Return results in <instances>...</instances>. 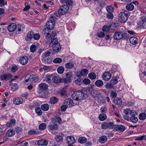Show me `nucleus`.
I'll return each instance as SVG.
<instances>
[{
    "label": "nucleus",
    "instance_id": "obj_1",
    "mask_svg": "<svg viewBox=\"0 0 146 146\" xmlns=\"http://www.w3.org/2000/svg\"><path fill=\"white\" fill-rule=\"evenodd\" d=\"M129 35L127 33L117 31L115 32L113 37L115 40H119L122 38L127 39L129 38Z\"/></svg>",
    "mask_w": 146,
    "mask_h": 146
},
{
    "label": "nucleus",
    "instance_id": "obj_2",
    "mask_svg": "<svg viewBox=\"0 0 146 146\" xmlns=\"http://www.w3.org/2000/svg\"><path fill=\"white\" fill-rule=\"evenodd\" d=\"M50 52L48 51L43 54L42 60L45 64H50L52 62V58L50 56Z\"/></svg>",
    "mask_w": 146,
    "mask_h": 146
},
{
    "label": "nucleus",
    "instance_id": "obj_3",
    "mask_svg": "<svg viewBox=\"0 0 146 146\" xmlns=\"http://www.w3.org/2000/svg\"><path fill=\"white\" fill-rule=\"evenodd\" d=\"M84 94L81 91H77L74 92L72 95V98L76 101L81 100L84 99Z\"/></svg>",
    "mask_w": 146,
    "mask_h": 146
},
{
    "label": "nucleus",
    "instance_id": "obj_4",
    "mask_svg": "<svg viewBox=\"0 0 146 146\" xmlns=\"http://www.w3.org/2000/svg\"><path fill=\"white\" fill-rule=\"evenodd\" d=\"M129 14V12L127 11L120 13L118 19L119 21L121 23H125L127 19Z\"/></svg>",
    "mask_w": 146,
    "mask_h": 146
},
{
    "label": "nucleus",
    "instance_id": "obj_5",
    "mask_svg": "<svg viewBox=\"0 0 146 146\" xmlns=\"http://www.w3.org/2000/svg\"><path fill=\"white\" fill-rule=\"evenodd\" d=\"M134 115H131L130 117L127 116H124V119L125 120L129 121L130 120L133 123H136L138 121L137 118L135 116L137 115V113L135 111V113Z\"/></svg>",
    "mask_w": 146,
    "mask_h": 146
},
{
    "label": "nucleus",
    "instance_id": "obj_6",
    "mask_svg": "<svg viewBox=\"0 0 146 146\" xmlns=\"http://www.w3.org/2000/svg\"><path fill=\"white\" fill-rule=\"evenodd\" d=\"M69 9V7L67 5H64L62 6L59 9L58 12L59 15H62L66 13Z\"/></svg>",
    "mask_w": 146,
    "mask_h": 146
},
{
    "label": "nucleus",
    "instance_id": "obj_7",
    "mask_svg": "<svg viewBox=\"0 0 146 146\" xmlns=\"http://www.w3.org/2000/svg\"><path fill=\"white\" fill-rule=\"evenodd\" d=\"M114 126V124L112 122H106L103 123L101 125V127L102 129H106L109 128L112 129Z\"/></svg>",
    "mask_w": 146,
    "mask_h": 146
},
{
    "label": "nucleus",
    "instance_id": "obj_8",
    "mask_svg": "<svg viewBox=\"0 0 146 146\" xmlns=\"http://www.w3.org/2000/svg\"><path fill=\"white\" fill-rule=\"evenodd\" d=\"M51 30L50 29L46 27L44 28L42 31L43 33L45 35L46 38V39L48 40V41H49L50 40L49 32H50Z\"/></svg>",
    "mask_w": 146,
    "mask_h": 146
},
{
    "label": "nucleus",
    "instance_id": "obj_9",
    "mask_svg": "<svg viewBox=\"0 0 146 146\" xmlns=\"http://www.w3.org/2000/svg\"><path fill=\"white\" fill-rule=\"evenodd\" d=\"M17 29V25L15 23H11L7 27L8 30L10 32H13Z\"/></svg>",
    "mask_w": 146,
    "mask_h": 146
},
{
    "label": "nucleus",
    "instance_id": "obj_10",
    "mask_svg": "<svg viewBox=\"0 0 146 146\" xmlns=\"http://www.w3.org/2000/svg\"><path fill=\"white\" fill-rule=\"evenodd\" d=\"M138 24L141 27H142L143 28H145L146 26V16H143L142 17L140 20Z\"/></svg>",
    "mask_w": 146,
    "mask_h": 146
},
{
    "label": "nucleus",
    "instance_id": "obj_11",
    "mask_svg": "<svg viewBox=\"0 0 146 146\" xmlns=\"http://www.w3.org/2000/svg\"><path fill=\"white\" fill-rule=\"evenodd\" d=\"M0 78L2 81H7L12 78V75L10 74H4L0 76Z\"/></svg>",
    "mask_w": 146,
    "mask_h": 146
},
{
    "label": "nucleus",
    "instance_id": "obj_12",
    "mask_svg": "<svg viewBox=\"0 0 146 146\" xmlns=\"http://www.w3.org/2000/svg\"><path fill=\"white\" fill-rule=\"evenodd\" d=\"M55 26V22L53 20H50L48 21L46 23V27L50 29V30L54 29Z\"/></svg>",
    "mask_w": 146,
    "mask_h": 146
},
{
    "label": "nucleus",
    "instance_id": "obj_13",
    "mask_svg": "<svg viewBox=\"0 0 146 146\" xmlns=\"http://www.w3.org/2000/svg\"><path fill=\"white\" fill-rule=\"evenodd\" d=\"M123 112L125 114V116H129L128 115H130L131 116V115H134V114L135 113V111L129 109H125L123 111Z\"/></svg>",
    "mask_w": 146,
    "mask_h": 146
},
{
    "label": "nucleus",
    "instance_id": "obj_14",
    "mask_svg": "<svg viewBox=\"0 0 146 146\" xmlns=\"http://www.w3.org/2000/svg\"><path fill=\"white\" fill-rule=\"evenodd\" d=\"M66 142L69 144H72L75 142V139L74 137L72 136H68L66 139Z\"/></svg>",
    "mask_w": 146,
    "mask_h": 146
},
{
    "label": "nucleus",
    "instance_id": "obj_15",
    "mask_svg": "<svg viewBox=\"0 0 146 146\" xmlns=\"http://www.w3.org/2000/svg\"><path fill=\"white\" fill-rule=\"evenodd\" d=\"M64 104L68 108H70L73 105V101L70 98L67 99L64 101Z\"/></svg>",
    "mask_w": 146,
    "mask_h": 146
},
{
    "label": "nucleus",
    "instance_id": "obj_16",
    "mask_svg": "<svg viewBox=\"0 0 146 146\" xmlns=\"http://www.w3.org/2000/svg\"><path fill=\"white\" fill-rule=\"evenodd\" d=\"M13 102L14 104L18 105L22 104L23 102V100L21 97H15L13 99Z\"/></svg>",
    "mask_w": 146,
    "mask_h": 146
},
{
    "label": "nucleus",
    "instance_id": "obj_17",
    "mask_svg": "<svg viewBox=\"0 0 146 146\" xmlns=\"http://www.w3.org/2000/svg\"><path fill=\"white\" fill-rule=\"evenodd\" d=\"M114 129L119 132H122L124 131L125 128L124 126L122 125H115L114 127Z\"/></svg>",
    "mask_w": 146,
    "mask_h": 146
},
{
    "label": "nucleus",
    "instance_id": "obj_18",
    "mask_svg": "<svg viewBox=\"0 0 146 146\" xmlns=\"http://www.w3.org/2000/svg\"><path fill=\"white\" fill-rule=\"evenodd\" d=\"M15 80H16L15 79H13L10 81V85L11 86L12 89L13 91L15 90L18 88L17 84L12 82L13 81H15Z\"/></svg>",
    "mask_w": 146,
    "mask_h": 146
},
{
    "label": "nucleus",
    "instance_id": "obj_19",
    "mask_svg": "<svg viewBox=\"0 0 146 146\" xmlns=\"http://www.w3.org/2000/svg\"><path fill=\"white\" fill-rule=\"evenodd\" d=\"M28 61V58L26 56H24L20 58L19 59V62L23 65L27 64Z\"/></svg>",
    "mask_w": 146,
    "mask_h": 146
},
{
    "label": "nucleus",
    "instance_id": "obj_20",
    "mask_svg": "<svg viewBox=\"0 0 146 146\" xmlns=\"http://www.w3.org/2000/svg\"><path fill=\"white\" fill-rule=\"evenodd\" d=\"M111 77V74L108 72L104 73L103 75V78L106 81L109 80Z\"/></svg>",
    "mask_w": 146,
    "mask_h": 146
},
{
    "label": "nucleus",
    "instance_id": "obj_21",
    "mask_svg": "<svg viewBox=\"0 0 146 146\" xmlns=\"http://www.w3.org/2000/svg\"><path fill=\"white\" fill-rule=\"evenodd\" d=\"M33 35L34 33L32 31H31L29 32L25 38L26 40L27 41L31 40L33 37Z\"/></svg>",
    "mask_w": 146,
    "mask_h": 146
},
{
    "label": "nucleus",
    "instance_id": "obj_22",
    "mask_svg": "<svg viewBox=\"0 0 146 146\" xmlns=\"http://www.w3.org/2000/svg\"><path fill=\"white\" fill-rule=\"evenodd\" d=\"M53 49L56 52H58L61 49V46L60 44H57L53 45Z\"/></svg>",
    "mask_w": 146,
    "mask_h": 146
},
{
    "label": "nucleus",
    "instance_id": "obj_23",
    "mask_svg": "<svg viewBox=\"0 0 146 146\" xmlns=\"http://www.w3.org/2000/svg\"><path fill=\"white\" fill-rule=\"evenodd\" d=\"M129 41L130 43L133 45H135L137 44L138 42V39L135 37H132L129 39Z\"/></svg>",
    "mask_w": 146,
    "mask_h": 146
},
{
    "label": "nucleus",
    "instance_id": "obj_24",
    "mask_svg": "<svg viewBox=\"0 0 146 146\" xmlns=\"http://www.w3.org/2000/svg\"><path fill=\"white\" fill-rule=\"evenodd\" d=\"M48 142L45 140H39L37 142L38 145H39L46 146L47 145Z\"/></svg>",
    "mask_w": 146,
    "mask_h": 146
},
{
    "label": "nucleus",
    "instance_id": "obj_25",
    "mask_svg": "<svg viewBox=\"0 0 146 146\" xmlns=\"http://www.w3.org/2000/svg\"><path fill=\"white\" fill-rule=\"evenodd\" d=\"M34 75H27L25 77V80L26 82H31L33 81Z\"/></svg>",
    "mask_w": 146,
    "mask_h": 146
},
{
    "label": "nucleus",
    "instance_id": "obj_26",
    "mask_svg": "<svg viewBox=\"0 0 146 146\" xmlns=\"http://www.w3.org/2000/svg\"><path fill=\"white\" fill-rule=\"evenodd\" d=\"M58 128V126L56 124H54L52 125L50 124L48 126V129H49L53 131L57 130Z\"/></svg>",
    "mask_w": 146,
    "mask_h": 146
},
{
    "label": "nucleus",
    "instance_id": "obj_27",
    "mask_svg": "<svg viewBox=\"0 0 146 146\" xmlns=\"http://www.w3.org/2000/svg\"><path fill=\"white\" fill-rule=\"evenodd\" d=\"M39 87L40 90L43 91L47 89L48 86L46 84L42 83L40 84L39 85Z\"/></svg>",
    "mask_w": 146,
    "mask_h": 146
},
{
    "label": "nucleus",
    "instance_id": "obj_28",
    "mask_svg": "<svg viewBox=\"0 0 146 146\" xmlns=\"http://www.w3.org/2000/svg\"><path fill=\"white\" fill-rule=\"evenodd\" d=\"M62 120L60 117H55L54 118L52 121V123L57 125V123L60 124L61 123Z\"/></svg>",
    "mask_w": 146,
    "mask_h": 146
},
{
    "label": "nucleus",
    "instance_id": "obj_29",
    "mask_svg": "<svg viewBox=\"0 0 146 146\" xmlns=\"http://www.w3.org/2000/svg\"><path fill=\"white\" fill-rule=\"evenodd\" d=\"M88 70L86 69L82 70L79 73V76H85L88 73Z\"/></svg>",
    "mask_w": 146,
    "mask_h": 146
},
{
    "label": "nucleus",
    "instance_id": "obj_30",
    "mask_svg": "<svg viewBox=\"0 0 146 146\" xmlns=\"http://www.w3.org/2000/svg\"><path fill=\"white\" fill-rule=\"evenodd\" d=\"M53 75L47 76L46 78V81L49 83H52L53 82Z\"/></svg>",
    "mask_w": 146,
    "mask_h": 146
},
{
    "label": "nucleus",
    "instance_id": "obj_31",
    "mask_svg": "<svg viewBox=\"0 0 146 146\" xmlns=\"http://www.w3.org/2000/svg\"><path fill=\"white\" fill-rule=\"evenodd\" d=\"M15 134V131L12 129H9L7 131L6 133L7 135L9 137H12Z\"/></svg>",
    "mask_w": 146,
    "mask_h": 146
},
{
    "label": "nucleus",
    "instance_id": "obj_32",
    "mask_svg": "<svg viewBox=\"0 0 146 146\" xmlns=\"http://www.w3.org/2000/svg\"><path fill=\"white\" fill-rule=\"evenodd\" d=\"M99 142L102 143H104L107 140L106 136L103 135L101 136L99 138Z\"/></svg>",
    "mask_w": 146,
    "mask_h": 146
},
{
    "label": "nucleus",
    "instance_id": "obj_33",
    "mask_svg": "<svg viewBox=\"0 0 146 146\" xmlns=\"http://www.w3.org/2000/svg\"><path fill=\"white\" fill-rule=\"evenodd\" d=\"M126 8L128 11H131L134 9V6L132 4L129 3L126 5Z\"/></svg>",
    "mask_w": 146,
    "mask_h": 146
},
{
    "label": "nucleus",
    "instance_id": "obj_34",
    "mask_svg": "<svg viewBox=\"0 0 146 146\" xmlns=\"http://www.w3.org/2000/svg\"><path fill=\"white\" fill-rule=\"evenodd\" d=\"M41 108L44 111H47L49 109V106L47 104H43L41 106Z\"/></svg>",
    "mask_w": 146,
    "mask_h": 146
},
{
    "label": "nucleus",
    "instance_id": "obj_35",
    "mask_svg": "<svg viewBox=\"0 0 146 146\" xmlns=\"http://www.w3.org/2000/svg\"><path fill=\"white\" fill-rule=\"evenodd\" d=\"M65 66L66 68L70 69L74 67V64L72 62H69L66 64Z\"/></svg>",
    "mask_w": 146,
    "mask_h": 146
},
{
    "label": "nucleus",
    "instance_id": "obj_36",
    "mask_svg": "<svg viewBox=\"0 0 146 146\" xmlns=\"http://www.w3.org/2000/svg\"><path fill=\"white\" fill-rule=\"evenodd\" d=\"M53 79L52 83L55 82V83H58L61 81V79L59 78L58 77L55 76L54 75L53 76Z\"/></svg>",
    "mask_w": 146,
    "mask_h": 146
},
{
    "label": "nucleus",
    "instance_id": "obj_37",
    "mask_svg": "<svg viewBox=\"0 0 146 146\" xmlns=\"http://www.w3.org/2000/svg\"><path fill=\"white\" fill-rule=\"evenodd\" d=\"M103 82L101 80H98L96 81L95 84L97 87H100L102 86L103 85Z\"/></svg>",
    "mask_w": 146,
    "mask_h": 146
},
{
    "label": "nucleus",
    "instance_id": "obj_38",
    "mask_svg": "<svg viewBox=\"0 0 146 146\" xmlns=\"http://www.w3.org/2000/svg\"><path fill=\"white\" fill-rule=\"evenodd\" d=\"M113 102L115 104L118 105L121 104L122 103L121 99L119 98H118L116 99H114Z\"/></svg>",
    "mask_w": 146,
    "mask_h": 146
},
{
    "label": "nucleus",
    "instance_id": "obj_39",
    "mask_svg": "<svg viewBox=\"0 0 146 146\" xmlns=\"http://www.w3.org/2000/svg\"><path fill=\"white\" fill-rule=\"evenodd\" d=\"M15 120L14 119H11L9 122L7 123V127H10L13 126L15 124Z\"/></svg>",
    "mask_w": 146,
    "mask_h": 146
},
{
    "label": "nucleus",
    "instance_id": "obj_40",
    "mask_svg": "<svg viewBox=\"0 0 146 146\" xmlns=\"http://www.w3.org/2000/svg\"><path fill=\"white\" fill-rule=\"evenodd\" d=\"M89 78L92 80H94L96 78V75L94 72L90 73L88 75Z\"/></svg>",
    "mask_w": 146,
    "mask_h": 146
},
{
    "label": "nucleus",
    "instance_id": "obj_41",
    "mask_svg": "<svg viewBox=\"0 0 146 146\" xmlns=\"http://www.w3.org/2000/svg\"><path fill=\"white\" fill-rule=\"evenodd\" d=\"M99 119L101 121H103L106 118V116L104 114H100L99 116Z\"/></svg>",
    "mask_w": 146,
    "mask_h": 146
},
{
    "label": "nucleus",
    "instance_id": "obj_42",
    "mask_svg": "<svg viewBox=\"0 0 146 146\" xmlns=\"http://www.w3.org/2000/svg\"><path fill=\"white\" fill-rule=\"evenodd\" d=\"M58 99L55 97H52L50 99V102L51 104H54L56 103Z\"/></svg>",
    "mask_w": 146,
    "mask_h": 146
},
{
    "label": "nucleus",
    "instance_id": "obj_43",
    "mask_svg": "<svg viewBox=\"0 0 146 146\" xmlns=\"http://www.w3.org/2000/svg\"><path fill=\"white\" fill-rule=\"evenodd\" d=\"M143 139H146V136L145 135L139 136L136 137L135 139V141H141Z\"/></svg>",
    "mask_w": 146,
    "mask_h": 146
},
{
    "label": "nucleus",
    "instance_id": "obj_44",
    "mask_svg": "<svg viewBox=\"0 0 146 146\" xmlns=\"http://www.w3.org/2000/svg\"><path fill=\"white\" fill-rule=\"evenodd\" d=\"M139 118L141 120H144L146 118V114L143 113H140L139 115Z\"/></svg>",
    "mask_w": 146,
    "mask_h": 146
},
{
    "label": "nucleus",
    "instance_id": "obj_45",
    "mask_svg": "<svg viewBox=\"0 0 146 146\" xmlns=\"http://www.w3.org/2000/svg\"><path fill=\"white\" fill-rule=\"evenodd\" d=\"M78 142L80 143H83L86 142V139L84 137H80L78 139Z\"/></svg>",
    "mask_w": 146,
    "mask_h": 146
},
{
    "label": "nucleus",
    "instance_id": "obj_46",
    "mask_svg": "<svg viewBox=\"0 0 146 146\" xmlns=\"http://www.w3.org/2000/svg\"><path fill=\"white\" fill-rule=\"evenodd\" d=\"M64 70V68L62 66H59L57 69L58 72L60 74L63 73Z\"/></svg>",
    "mask_w": 146,
    "mask_h": 146
},
{
    "label": "nucleus",
    "instance_id": "obj_47",
    "mask_svg": "<svg viewBox=\"0 0 146 146\" xmlns=\"http://www.w3.org/2000/svg\"><path fill=\"white\" fill-rule=\"evenodd\" d=\"M106 9L108 13L113 12V7L111 5L107 6Z\"/></svg>",
    "mask_w": 146,
    "mask_h": 146
},
{
    "label": "nucleus",
    "instance_id": "obj_48",
    "mask_svg": "<svg viewBox=\"0 0 146 146\" xmlns=\"http://www.w3.org/2000/svg\"><path fill=\"white\" fill-rule=\"evenodd\" d=\"M111 27L107 25L104 26L102 28V30L103 31L108 32L110 31Z\"/></svg>",
    "mask_w": 146,
    "mask_h": 146
},
{
    "label": "nucleus",
    "instance_id": "obj_49",
    "mask_svg": "<svg viewBox=\"0 0 146 146\" xmlns=\"http://www.w3.org/2000/svg\"><path fill=\"white\" fill-rule=\"evenodd\" d=\"M36 113L38 115H41L42 113V111L40 108H37L35 109Z\"/></svg>",
    "mask_w": 146,
    "mask_h": 146
},
{
    "label": "nucleus",
    "instance_id": "obj_50",
    "mask_svg": "<svg viewBox=\"0 0 146 146\" xmlns=\"http://www.w3.org/2000/svg\"><path fill=\"white\" fill-rule=\"evenodd\" d=\"M62 61V59L59 58H56L53 60V62L55 63H60Z\"/></svg>",
    "mask_w": 146,
    "mask_h": 146
},
{
    "label": "nucleus",
    "instance_id": "obj_51",
    "mask_svg": "<svg viewBox=\"0 0 146 146\" xmlns=\"http://www.w3.org/2000/svg\"><path fill=\"white\" fill-rule=\"evenodd\" d=\"M55 138L56 141L58 142H60L62 141V137L59 135H56Z\"/></svg>",
    "mask_w": 146,
    "mask_h": 146
},
{
    "label": "nucleus",
    "instance_id": "obj_52",
    "mask_svg": "<svg viewBox=\"0 0 146 146\" xmlns=\"http://www.w3.org/2000/svg\"><path fill=\"white\" fill-rule=\"evenodd\" d=\"M51 42L53 44V45H54L56 44H59L58 43L57 39L56 38H53V39H51Z\"/></svg>",
    "mask_w": 146,
    "mask_h": 146
},
{
    "label": "nucleus",
    "instance_id": "obj_53",
    "mask_svg": "<svg viewBox=\"0 0 146 146\" xmlns=\"http://www.w3.org/2000/svg\"><path fill=\"white\" fill-rule=\"evenodd\" d=\"M46 125L45 123H43L40 124L39 126V128L40 130H43L46 127Z\"/></svg>",
    "mask_w": 146,
    "mask_h": 146
},
{
    "label": "nucleus",
    "instance_id": "obj_54",
    "mask_svg": "<svg viewBox=\"0 0 146 146\" xmlns=\"http://www.w3.org/2000/svg\"><path fill=\"white\" fill-rule=\"evenodd\" d=\"M105 87L108 88H113V86L111 83H107L105 85Z\"/></svg>",
    "mask_w": 146,
    "mask_h": 146
},
{
    "label": "nucleus",
    "instance_id": "obj_55",
    "mask_svg": "<svg viewBox=\"0 0 146 146\" xmlns=\"http://www.w3.org/2000/svg\"><path fill=\"white\" fill-rule=\"evenodd\" d=\"M36 46L34 45H33L30 47L31 51L32 52H34L36 50Z\"/></svg>",
    "mask_w": 146,
    "mask_h": 146
},
{
    "label": "nucleus",
    "instance_id": "obj_56",
    "mask_svg": "<svg viewBox=\"0 0 146 146\" xmlns=\"http://www.w3.org/2000/svg\"><path fill=\"white\" fill-rule=\"evenodd\" d=\"M105 35V34L104 32H101L97 33V36L100 38H102Z\"/></svg>",
    "mask_w": 146,
    "mask_h": 146
},
{
    "label": "nucleus",
    "instance_id": "obj_57",
    "mask_svg": "<svg viewBox=\"0 0 146 146\" xmlns=\"http://www.w3.org/2000/svg\"><path fill=\"white\" fill-rule=\"evenodd\" d=\"M112 12L108 13L107 14V16L108 18L112 19L113 17V15L112 13Z\"/></svg>",
    "mask_w": 146,
    "mask_h": 146
},
{
    "label": "nucleus",
    "instance_id": "obj_58",
    "mask_svg": "<svg viewBox=\"0 0 146 146\" xmlns=\"http://www.w3.org/2000/svg\"><path fill=\"white\" fill-rule=\"evenodd\" d=\"M59 93L62 96H65L66 95L67 92L64 89H62L60 91Z\"/></svg>",
    "mask_w": 146,
    "mask_h": 146
},
{
    "label": "nucleus",
    "instance_id": "obj_59",
    "mask_svg": "<svg viewBox=\"0 0 146 146\" xmlns=\"http://www.w3.org/2000/svg\"><path fill=\"white\" fill-rule=\"evenodd\" d=\"M40 37V35L39 33H36L33 35V38L36 40H38Z\"/></svg>",
    "mask_w": 146,
    "mask_h": 146
},
{
    "label": "nucleus",
    "instance_id": "obj_60",
    "mask_svg": "<svg viewBox=\"0 0 146 146\" xmlns=\"http://www.w3.org/2000/svg\"><path fill=\"white\" fill-rule=\"evenodd\" d=\"M90 80L88 78L84 79L83 80V83L85 84L88 85L90 84Z\"/></svg>",
    "mask_w": 146,
    "mask_h": 146
},
{
    "label": "nucleus",
    "instance_id": "obj_61",
    "mask_svg": "<svg viewBox=\"0 0 146 146\" xmlns=\"http://www.w3.org/2000/svg\"><path fill=\"white\" fill-rule=\"evenodd\" d=\"M111 83L113 85L115 84H116L117 82V80L116 78H112L111 80Z\"/></svg>",
    "mask_w": 146,
    "mask_h": 146
},
{
    "label": "nucleus",
    "instance_id": "obj_62",
    "mask_svg": "<svg viewBox=\"0 0 146 146\" xmlns=\"http://www.w3.org/2000/svg\"><path fill=\"white\" fill-rule=\"evenodd\" d=\"M73 2L72 0H67L66 4L68 6H71L73 4Z\"/></svg>",
    "mask_w": 146,
    "mask_h": 146
},
{
    "label": "nucleus",
    "instance_id": "obj_63",
    "mask_svg": "<svg viewBox=\"0 0 146 146\" xmlns=\"http://www.w3.org/2000/svg\"><path fill=\"white\" fill-rule=\"evenodd\" d=\"M110 95L112 98H114L117 96V94L116 92L114 91H112L110 93Z\"/></svg>",
    "mask_w": 146,
    "mask_h": 146
},
{
    "label": "nucleus",
    "instance_id": "obj_64",
    "mask_svg": "<svg viewBox=\"0 0 146 146\" xmlns=\"http://www.w3.org/2000/svg\"><path fill=\"white\" fill-rule=\"evenodd\" d=\"M18 69V67L16 66H14L12 67L11 68V71L12 72H16Z\"/></svg>",
    "mask_w": 146,
    "mask_h": 146
}]
</instances>
